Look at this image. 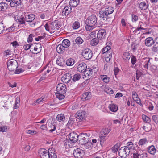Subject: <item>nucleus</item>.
<instances>
[{"instance_id":"nucleus-1","label":"nucleus","mask_w":158,"mask_h":158,"mask_svg":"<svg viewBox=\"0 0 158 158\" xmlns=\"http://www.w3.org/2000/svg\"><path fill=\"white\" fill-rule=\"evenodd\" d=\"M110 131V130L109 129L104 128L100 131L98 141H100V144L102 146L103 145L104 142L107 139L106 136Z\"/></svg>"},{"instance_id":"nucleus-2","label":"nucleus","mask_w":158,"mask_h":158,"mask_svg":"<svg viewBox=\"0 0 158 158\" xmlns=\"http://www.w3.org/2000/svg\"><path fill=\"white\" fill-rule=\"evenodd\" d=\"M24 15L25 19L27 22L32 23L29 25L31 27L35 26L36 23L35 22H33L35 18V15L34 14L29 13H23Z\"/></svg>"},{"instance_id":"nucleus-3","label":"nucleus","mask_w":158,"mask_h":158,"mask_svg":"<svg viewBox=\"0 0 158 158\" xmlns=\"http://www.w3.org/2000/svg\"><path fill=\"white\" fill-rule=\"evenodd\" d=\"M97 18L95 15L89 16L85 21V24L95 26L97 23Z\"/></svg>"},{"instance_id":"nucleus-4","label":"nucleus","mask_w":158,"mask_h":158,"mask_svg":"<svg viewBox=\"0 0 158 158\" xmlns=\"http://www.w3.org/2000/svg\"><path fill=\"white\" fill-rule=\"evenodd\" d=\"M130 151L124 147H121L119 150V155L122 158H125L129 155Z\"/></svg>"},{"instance_id":"nucleus-5","label":"nucleus","mask_w":158,"mask_h":158,"mask_svg":"<svg viewBox=\"0 0 158 158\" xmlns=\"http://www.w3.org/2000/svg\"><path fill=\"white\" fill-rule=\"evenodd\" d=\"M82 56L86 60L90 59L92 56V52L89 49L87 48L84 50L82 52Z\"/></svg>"},{"instance_id":"nucleus-6","label":"nucleus","mask_w":158,"mask_h":158,"mask_svg":"<svg viewBox=\"0 0 158 158\" xmlns=\"http://www.w3.org/2000/svg\"><path fill=\"white\" fill-rule=\"evenodd\" d=\"M84 154L83 150L78 148L75 149L73 152V155L76 158H82Z\"/></svg>"},{"instance_id":"nucleus-7","label":"nucleus","mask_w":158,"mask_h":158,"mask_svg":"<svg viewBox=\"0 0 158 158\" xmlns=\"http://www.w3.org/2000/svg\"><path fill=\"white\" fill-rule=\"evenodd\" d=\"M56 89L57 92L65 94L67 88L64 84L61 83L57 85Z\"/></svg>"},{"instance_id":"nucleus-8","label":"nucleus","mask_w":158,"mask_h":158,"mask_svg":"<svg viewBox=\"0 0 158 158\" xmlns=\"http://www.w3.org/2000/svg\"><path fill=\"white\" fill-rule=\"evenodd\" d=\"M133 158H148L147 154L143 152H136L133 154Z\"/></svg>"},{"instance_id":"nucleus-9","label":"nucleus","mask_w":158,"mask_h":158,"mask_svg":"<svg viewBox=\"0 0 158 158\" xmlns=\"http://www.w3.org/2000/svg\"><path fill=\"white\" fill-rule=\"evenodd\" d=\"M38 153L40 158H49L48 152L45 149H40Z\"/></svg>"},{"instance_id":"nucleus-10","label":"nucleus","mask_w":158,"mask_h":158,"mask_svg":"<svg viewBox=\"0 0 158 158\" xmlns=\"http://www.w3.org/2000/svg\"><path fill=\"white\" fill-rule=\"evenodd\" d=\"M92 97V94L90 92H87L83 93L80 96L81 100L85 101L90 99Z\"/></svg>"},{"instance_id":"nucleus-11","label":"nucleus","mask_w":158,"mask_h":158,"mask_svg":"<svg viewBox=\"0 0 158 158\" xmlns=\"http://www.w3.org/2000/svg\"><path fill=\"white\" fill-rule=\"evenodd\" d=\"M69 139L71 142L72 143L76 142L78 139H79V135L75 132H72L69 135Z\"/></svg>"},{"instance_id":"nucleus-12","label":"nucleus","mask_w":158,"mask_h":158,"mask_svg":"<svg viewBox=\"0 0 158 158\" xmlns=\"http://www.w3.org/2000/svg\"><path fill=\"white\" fill-rule=\"evenodd\" d=\"M85 112L84 111L81 110L77 112L75 116L76 118L82 121L85 118Z\"/></svg>"},{"instance_id":"nucleus-13","label":"nucleus","mask_w":158,"mask_h":158,"mask_svg":"<svg viewBox=\"0 0 158 158\" xmlns=\"http://www.w3.org/2000/svg\"><path fill=\"white\" fill-rule=\"evenodd\" d=\"M106 32L105 30H100L98 31L97 33V38L100 40L104 39L106 37Z\"/></svg>"},{"instance_id":"nucleus-14","label":"nucleus","mask_w":158,"mask_h":158,"mask_svg":"<svg viewBox=\"0 0 158 158\" xmlns=\"http://www.w3.org/2000/svg\"><path fill=\"white\" fill-rule=\"evenodd\" d=\"M72 76L70 74L66 73L63 75L61 78L62 82L65 83H69L71 80Z\"/></svg>"},{"instance_id":"nucleus-15","label":"nucleus","mask_w":158,"mask_h":158,"mask_svg":"<svg viewBox=\"0 0 158 158\" xmlns=\"http://www.w3.org/2000/svg\"><path fill=\"white\" fill-rule=\"evenodd\" d=\"M16 61L13 60H9L7 63L8 69H15V68L17 69V67L16 65Z\"/></svg>"},{"instance_id":"nucleus-16","label":"nucleus","mask_w":158,"mask_h":158,"mask_svg":"<svg viewBox=\"0 0 158 158\" xmlns=\"http://www.w3.org/2000/svg\"><path fill=\"white\" fill-rule=\"evenodd\" d=\"M72 8L70 6H65L62 10V16H67L69 14L72 12Z\"/></svg>"},{"instance_id":"nucleus-17","label":"nucleus","mask_w":158,"mask_h":158,"mask_svg":"<svg viewBox=\"0 0 158 158\" xmlns=\"http://www.w3.org/2000/svg\"><path fill=\"white\" fill-rule=\"evenodd\" d=\"M79 138L81 137V138H80V139L79 140L80 143H81V144L86 145L87 143L88 144L89 143V138L87 136H86V138H85L84 136V135L83 134L82 135V134H81L80 135H79Z\"/></svg>"},{"instance_id":"nucleus-18","label":"nucleus","mask_w":158,"mask_h":158,"mask_svg":"<svg viewBox=\"0 0 158 158\" xmlns=\"http://www.w3.org/2000/svg\"><path fill=\"white\" fill-rule=\"evenodd\" d=\"M48 152L49 158H57V155L54 148H49Z\"/></svg>"},{"instance_id":"nucleus-19","label":"nucleus","mask_w":158,"mask_h":158,"mask_svg":"<svg viewBox=\"0 0 158 158\" xmlns=\"http://www.w3.org/2000/svg\"><path fill=\"white\" fill-rule=\"evenodd\" d=\"M155 43L153 38L151 37H148L145 40V44L147 47H151Z\"/></svg>"},{"instance_id":"nucleus-20","label":"nucleus","mask_w":158,"mask_h":158,"mask_svg":"<svg viewBox=\"0 0 158 158\" xmlns=\"http://www.w3.org/2000/svg\"><path fill=\"white\" fill-rule=\"evenodd\" d=\"M106 46L103 48L102 50V54H106V52H112L110 49L111 47L110 46L111 43L110 42H108L106 44Z\"/></svg>"},{"instance_id":"nucleus-21","label":"nucleus","mask_w":158,"mask_h":158,"mask_svg":"<svg viewBox=\"0 0 158 158\" xmlns=\"http://www.w3.org/2000/svg\"><path fill=\"white\" fill-rule=\"evenodd\" d=\"M52 30L53 33L56 30H58L60 27V25L58 24L57 22L56 21L50 23Z\"/></svg>"},{"instance_id":"nucleus-22","label":"nucleus","mask_w":158,"mask_h":158,"mask_svg":"<svg viewBox=\"0 0 158 158\" xmlns=\"http://www.w3.org/2000/svg\"><path fill=\"white\" fill-rule=\"evenodd\" d=\"M83 70H81V72H83V76H85V77H88L90 78V77H92V75L93 73V70H84V71H82Z\"/></svg>"},{"instance_id":"nucleus-23","label":"nucleus","mask_w":158,"mask_h":158,"mask_svg":"<svg viewBox=\"0 0 158 158\" xmlns=\"http://www.w3.org/2000/svg\"><path fill=\"white\" fill-rule=\"evenodd\" d=\"M148 6L149 5L147 2H142L139 5V7L142 10H146L148 8Z\"/></svg>"},{"instance_id":"nucleus-24","label":"nucleus","mask_w":158,"mask_h":158,"mask_svg":"<svg viewBox=\"0 0 158 158\" xmlns=\"http://www.w3.org/2000/svg\"><path fill=\"white\" fill-rule=\"evenodd\" d=\"M147 150L149 153L153 155H154L156 152V149L153 145L148 146L147 148Z\"/></svg>"},{"instance_id":"nucleus-25","label":"nucleus","mask_w":158,"mask_h":158,"mask_svg":"<svg viewBox=\"0 0 158 158\" xmlns=\"http://www.w3.org/2000/svg\"><path fill=\"white\" fill-rule=\"evenodd\" d=\"M21 1L20 0H12L10 4L11 7H15L21 5Z\"/></svg>"},{"instance_id":"nucleus-26","label":"nucleus","mask_w":158,"mask_h":158,"mask_svg":"<svg viewBox=\"0 0 158 158\" xmlns=\"http://www.w3.org/2000/svg\"><path fill=\"white\" fill-rule=\"evenodd\" d=\"M108 15L106 14V12L104 10H101L99 11V17L102 19L103 20L106 21L107 19Z\"/></svg>"},{"instance_id":"nucleus-27","label":"nucleus","mask_w":158,"mask_h":158,"mask_svg":"<svg viewBox=\"0 0 158 158\" xmlns=\"http://www.w3.org/2000/svg\"><path fill=\"white\" fill-rule=\"evenodd\" d=\"M83 40L81 37H77L75 40V42L76 44H74L73 45V48L72 49V51H74L75 50L76 48H75V46L77 45V44H81L83 42Z\"/></svg>"},{"instance_id":"nucleus-28","label":"nucleus","mask_w":158,"mask_h":158,"mask_svg":"<svg viewBox=\"0 0 158 158\" xmlns=\"http://www.w3.org/2000/svg\"><path fill=\"white\" fill-rule=\"evenodd\" d=\"M109 108L111 111L114 112H116L118 109V106L114 104H110Z\"/></svg>"},{"instance_id":"nucleus-29","label":"nucleus","mask_w":158,"mask_h":158,"mask_svg":"<svg viewBox=\"0 0 158 158\" xmlns=\"http://www.w3.org/2000/svg\"><path fill=\"white\" fill-rule=\"evenodd\" d=\"M112 57V52H109L105 55V59L106 62L110 61Z\"/></svg>"},{"instance_id":"nucleus-30","label":"nucleus","mask_w":158,"mask_h":158,"mask_svg":"<svg viewBox=\"0 0 158 158\" xmlns=\"http://www.w3.org/2000/svg\"><path fill=\"white\" fill-rule=\"evenodd\" d=\"M80 0H70L69 2V5L72 7H76L80 3Z\"/></svg>"},{"instance_id":"nucleus-31","label":"nucleus","mask_w":158,"mask_h":158,"mask_svg":"<svg viewBox=\"0 0 158 158\" xmlns=\"http://www.w3.org/2000/svg\"><path fill=\"white\" fill-rule=\"evenodd\" d=\"M8 4L5 2L0 3V11H4L6 10L8 8Z\"/></svg>"},{"instance_id":"nucleus-32","label":"nucleus","mask_w":158,"mask_h":158,"mask_svg":"<svg viewBox=\"0 0 158 158\" xmlns=\"http://www.w3.org/2000/svg\"><path fill=\"white\" fill-rule=\"evenodd\" d=\"M25 19L24 15L23 13L22 14L20 18L17 19V22L21 24H25Z\"/></svg>"},{"instance_id":"nucleus-33","label":"nucleus","mask_w":158,"mask_h":158,"mask_svg":"<svg viewBox=\"0 0 158 158\" xmlns=\"http://www.w3.org/2000/svg\"><path fill=\"white\" fill-rule=\"evenodd\" d=\"M148 141L147 140V139L146 138H143L141 139L138 142V144L139 146H142L148 143Z\"/></svg>"},{"instance_id":"nucleus-34","label":"nucleus","mask_w":158,"mask_h":158,"mask_svg":"<svg viewBox=\"0 0 158 158\" xmlns=\"http://www.w3.org/2000/svg\"><path fill=\"white\" fill-rule=\"evenodd\" d=\"M44 27L46 31H49L51 34L53 33L50 23L46 24Z\"/></svg>"},{"instance_id":"nucleus-35","label":"nucleus","mask_w":158,"mask_h":158,"mask_svg":"<svg viewBox=\"0 0 158 158\" xmlns=\"http://www.w3.org/2000/svg\"><path fill=\"white\" fill-rule=\"evenodd\" d=\"M64 48L62 44L59 45L56 48L57 52L59 53H62L64 52Z\"/></svg>"},{"instance_id":"nucleus-36","label":"nucleus","mask_w":158,"mask_h":158,"mask_svg":"<svg viewBox=\"0 0 158 158\" xmlns=\"http://www.w3.org/2000/svg\"><path fill=\"white\" fill-rule=\"evenodd\" d=\"M114 10V8L111 6L107 7L105 9V11L106 12V14H108V15L112 13Z\"/></svg>"},{"instance_id":"nucleus-37","label":"nucleus","mask_w":158,"mask_h":158,"mask_svg":"<svg viewBox=\"0 0 158 158\" xmlns=\"http://www.w3.org/2000/svg\"><path fill=\"white\" fill-rule=\"evenodd\" d=\"M70 41L69 40L67 39L63 40L62 43V45L64 48H68L70 45Z\"/></svg>"},{"instance_id":"nucleus-38","label":"nucleus","mask_w":158,"mask_h":158,"mask_svg":"<svg viewBox=\"0 0 158 158\" xmlns=\"http://www.w3.org/2000/svg\"><path fill=\"white\" fill-rule=\"evenodd\" d=\"M124 147L127 148L130 151V150H132L134 148V144L131 142H128L127 143L126 146Z\"/></svg>"},{"instance_id":"nucleus-39","label":"nucleus","mask_w":158,"mask_h":158,"mask_svg":"<svg viewBox=\"0 0 158 158\" xmlns=\"http://www.w3.org/2000/svg\"><path fill=\"white\" fill-rule=\"evenodd\" d=\"M65 117L64 114H58L56 117V119L59 122L64 121L65 120Z\"/></svg>"},{"instance_id":"nucleus-40","label":"nucleus","mask_w":158,"mask_h":158,"mask_svg":"<svg viewBox=\"0 0 158 158\" xmlns=\"http://www.w3.org/2000/svg\"><path fill=\"white\" fill-rule=\"evenodd\" d=\"M77 69H87L86 64L84 63H82L77 65Z\"/></svg>"},{"instance_id":"nucleus-41","label":"nucleus","mask_w":158,"mask_h":158,"mask_svg":"<svg viewBox=\"0 0 158 158\" xmlns=\"http://www.w3.org/2000/svg\"><path fill=\"white\" fill-rule=\"evenodd\" d=\"M64 94L59 92L56 93V98H58L60 100H61L64 98L65 96Z\"/></svg>"},{"instance_id":"nucleus-42","label":"nucleus","mask_w":158,"mask_h":158,"mask_svg":"<svg viewBox=\"0 0 158 158\" xmlns=\"http://www.w3.org/2000/svg\"><path fill=\"white\" fill-rule=\"evenodd\" d=\"M123 58L126 60H129L130 58V53L128 52H124L123 55Z\"/></svg>"},{"instance_id":"nucleus-43","label":"nucleus","mask_w":158,"mask_h":158,"mask_svg":"<svg viewBox=\"0 0 158 158\" xmlns=\"http://www.w3.org/2000/svg\"><path fill=\"white\" fill-rule=\"evenodd\" d=\"M81 77V75L78 73L74 75L72 80L74 82H76L79 80Z\"/></svg>"},{"instance_id":"nucleus-44","label":"nucleus","mask_w":158,"mask_h":158,"mask_svg":"<svg viewBox=\"0 0 158 158\" xmlns=\"http://www.w3.org/2000/svg\"><path fill=\"white\" fill-rule=\"evenodd\" d=\"M98 38L93 39L91 41L90 44L92 46H96L99 42V40Z\"/></svg>"},{"instance_id":"nucleus-45","label":"nucleus","mask_w":158,"mask_h":158,"mask_svg":"<svg viewBox=\"0 0 158 158\" xmlns=\"http://www.w3.org/2000/svg\"><path fill=\"white\" fill-rule=\"evenodd\" d=\"M74 60L73 59L70 58L68 59L66 62V64L68 66H71L73 65Z\"/></svg>"},{"instance_id":"nucleus-46","label":"nucleus","mask_w":158,"mask_h":158,"mask_svg":"<svg viewBox=\"0 0 158 158\" xmlns=\"http://www.w3.org/2000/svg\"><path fill=\"white\" fill-rule=\"evenodd\" d=\"M2 123L0 122V131L4 132L7 131V126L4 125H2Z\"/></svg>"},{"instance_id":"nucleus-47","label":"nucleus","mask_w":158,"mask_h":158,"mask_svg":"<svg viewBox=\"0 0 158 158\" xmlns=\"http://www.w3.org/2000/svg\"><path fill=\"white\" fill-rule=\"evenodd\" d=\"M56 63L60 66H63L64 64V62L61 58H58L56 60Z\"/></svg>"},{"instance_id":"nucleus-48","label":"nucleus","mask_w":158,"mask_h":158,"mask_svg":"<svg viewBox=\"0 0 158 158\" xmlns=\"http://www.w3.org/2000/svg\"><path fill=\"white\" fill-rule=\"evenodd\" d=\"M85 28L87 31H90L94 28V26L93 25H89L85 24Z\"/></svg>"},{"instance_id":"nucleus-49","label":"nucleus","mask_w":158,"mask_h":158,"mask_svg":"<svg viewBox=\"0 0 158 158\" xmlns=\"http://www.w3.org/2000/svg\"><path fill=\"white\" fill-rule=\"evenodd\" d=\"M101 79L104 82L106 83L108 82L110 80V78L107 77L106 75H103L101 77Z\"/></svg>"},{"instance_id":"nucleus-50","label":"nucleus","mask_w":158,"mask_h":158,"mask_svg":"<svg viewBox=\"0 0 158 158\" xmlns=\"http://www.w3.org/2000/svg\"><path fill=\"white\" fill-rule=\"evenodd\" d=\"M142 118L143 121L147 123H149L151 122V120L149 118L145 115H143Z\"/></svg>"},{"instance_id":"nucleus-51","label":"nucleus","mask_w":158,"mask_h":158,"mask_svg":"<svg viewBox=\"0 0 158 158\" xmlns=\"http://www.w3.org/2000/svg\"><path fill=\"white\" fill-rule=\"evenodd\" d=\"M105 92L109 94H112L114 93L112 89L108 87L105 88L104 89Z\"/></svg>"},{"instance_id":"nucleus-52","label":"nucleus","mask_w":158,"mask_h":158,"mask_svg":"<svg viewBox=\"0 0 158 158\" xmlns=\"http://www.w3.org/2000/svg\"><path fill=\"white\" fill-rule=\"evenodd\" d=\"M26 132L27 134L31 135H35L37 133L36 131L32 130H27L26 131Z\"/></svg>"},{"instance_id":"nucleus-53","label":"nucleus","mask_w":158,"mask_h":158,"mask_svg":"<svg viewBox=\"0 0 158 158\" xmlns=\"http://www.w3.org/2000/svg\"><path fill=\"white\" fill-rule=\"evenodd\" d=\"M145 60L146 61L144 62L143 65L144 68L145 69H148V65H149V63H150V60L149 58H146Z\"/></svg>"},{"instance_id":"nucleus-54","label":"nucleus","mask_w":158,"mask_h":158,"mask_svg":"<svg viewBox=\"0 0 158 158\" xmlns=\"http://www.w3.org/2000/svg\"><path fill=\"white\" fill-rule=\"evenodd\" d=\"M71 142H70L69 139H66L64 141V144L66 146V147H70L72 146Z\"/></svg>"},{"instance_id":"nucleus-55","label":"nucleus","mask_w":158,"mask_h":158,"mask_svg":"<svg viewBox=\"0 0 158 158\" xmlns=\"http://www.w3.org/2000/svg\"><path fill=\"white\" fill-rule=\"evenodd\" d=\"M80 27V23L79 22L75 21L73 25V27L74 29H77Z\"/></svg>"},{"instance_id":"nucleus-56","label":"nucleus","mask_w":158,"mask_h":158,"mask_svg":"<svg viewBox=\"0 0 158 158\" xmlns=\"http://www.w3.org/2000/svg\"><path fill=\"white\" fill-rule=\"evenodd\" d=\"M153 44V47L152 48V50L154 52H157L158 51V44L155 43Z\"/></svg>"},{"instance_id":"nucleus-57","label":"nucleus","mask_w":158,"mask_h":158,"mask_svg":"<svg viewBox=\"0 0 158 158\" xmlns=\"http://www.w3.org/2000/svg\"><path fill=\"white\" fill-rule=\"evenodd\" d=\"M33 44H28L24 45L23 47V48L24 50H27L30 48H33Z\"/></svg>"},{"instance_id":"nucleus-58","label":"nucleus","mask_w":158,"mask_h":158,"mask_svg":"<svg viewBox=\"0 0 158 158\" xmlns=\"http://www.w3.org/2000/svg\"><path fill=\"white\" fill-rule=\"evenodd\" d=\"M118 149V145L116 144L111 148L112 151L113 153H115L117 152Z\"/></svg>"},{"instance_id":"nucleus-59","label":"nucleus","mask_w":158,"mask_h":158,"mask_svg":"<svg viewBox=\"0 0 158 158\" xmlns=\"http://www.w3.org/2000/svg\"><path fill=\"white\" fill-rule=\"evenodd\" d=\"M132 21L133 22H135L138 20V17L137 16L134 14L131 15Z\"/></svg>"},{"instance_id":"nucleus-60","label":"nucleus","mask_w":158,"mask_h":158,"mask_svg":"<svg viewBox=\"0 0 158 158\" xmlns=\"http://www.w3.org/2000/svg\"><path fill=\"white\" fill-rule=\"evenodd\" d=\"M89 79H86L85 81L84 82L81 84V87H85L86 85H88V84L89 82Z\"/></svg>"},{"instance_id":"nucleus-61","label":"nucleus","mask_w":158,"mask_h":158,"mask_svg":"<svg viewBox=\"0 0 158 158\" xmlns=\"http://www.w3.org/2000/svg\"><path fill=\"white\" fill-rule=\"evenodd\" d=\"M5 27L3 24L0 23V34L3 32L5 30Z\"/></svg>"},{"instance_id":"nucleus-62","label":"nucleus","mask_w":158,"mask_h":158,"mask_svg":"<svg viewBox=\"0 0 158 158\" xmlns=\"http://www.w3.org/2000/svg\"><path fill=\"white\" fill-rule=\"evenodd\" d=\"M132 98L134 100L135 99H136L138 98L137 94L136 92L135 91H133L132 92Z\"/></svg>"},{"instance_id":"nucleus-63","label":"nucleus","mask_w":158,"mask_h":158,"mask_svg":"<svg viewBox=\"0 0 158 158\" xmlns=\"http://www.w3.org/2000/svg\"><path fill=\"white\" fill-rule=\"evenodd\" d=\"M131 63L133 65L135 64L136 62L137 59L135 56H133L131 58Z\"/></svg>"},{"instance_id":"nucleus-64","label":"nucleus","mask_w":158,"mask_h":158,"mask_svg":"<svg viewBox=\"0 0 158 158\" xmlns=\"http://www.w3.org/2000/svg\"><path fill=\"white\" fill-rule=\"evenodd\" d=\"M152 119L156 123H158V115H154L152 116Z\"/></svg>"}]
</instances>
